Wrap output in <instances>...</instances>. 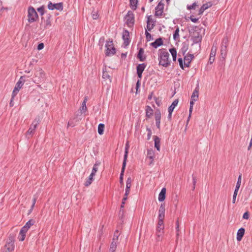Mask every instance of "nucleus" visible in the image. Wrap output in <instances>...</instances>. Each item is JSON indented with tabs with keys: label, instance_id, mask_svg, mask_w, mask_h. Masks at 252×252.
I'll return each mask as SVG.
<instances>
[{
	"label": "nucleus",
	"instance_id": "09e8293b",
	"mask_svg": "<svg viewBox=\"0 0 252 252\" xmlns=\"http://www.w3.org/2000/svg\"><path fill=\"white\" fill-rule=\"evenodd\" d=\"M145 35H146V38L147 40V41H150L152 39V35L151 34L149 33L147 31H146L145 32Z\"/></svg>",
	"mask_w": 252,
	"mask_h": 252
},
{
	"label": "nucleus",
	"instance_id": "a878e982",
	"mask_svg": "<svg viewBox=\"0 0 252 252\" xmlns=\"http://www.w3.org/2000/svg\"><path fill=\"white\" fill-rule=\"evenodd\" d=\"M126 24L129 27H131L133 26L134 23V17H126Z\"/></svg>",
	"mask_w": 252,
	"mask_h": 252
},
{
	"label": "nucleus",
	"instance_id": "f3484780",
	"mask_svg": "<svg viewBox=\"0 0 252 252\" xmlns=\"http://www.w3.org/2000/svg\"><path fill=\"white\" fill-rule=\"evenodd\" d=\"M129 32L127 30H125L123 33V39L124 40V44L126 46H127L129 43Z\"/></svg>",
	"mask_w": 252,
	"mask_h": 252
},
{
	"label": "nucleus",
	"instance_id": "6e6d98bb",
	"mask_svg": "<svg viewBox=\"0 0 252 252\" xmlns=\"http://www.w3.org/2000/svg\"><path fill=\"white\" fill-rule=\"evenodd\" d=\"M157 226L164 227L163 220H158Z\"/></svg>",
	"mask_w": 252,
	"mask_h": 252
},
{
	"label": "nucleus",
	"instance_id": "052dcab7",
	"mask_svg": "<svg viewBox=\"0 0 252 252\" xmlns=\"http://www.w3.org/2000/svg\"><path fill=\"white\" fill-rule=\"evenodd\" d=\"M178 62L180 64V66L182 68H183V60L182 58H179L178 59Z\"/></svg>",
	"mask_w": 252,
	"mask_h": 252
},
{
	"label": "nucleus",
	"instance_id": "f704fd0d",
	"mask_svg": "<svg viewBox=\"0 0 252 252\" xmlns=\"http://www.w3.org/2000/svg\"><path fill=\"white\" fill-rule=\"evenodd\" d=\"M130 6L132 9L135 10L138 3V0H129Z\"/></svg>",
	"mask_w": 252,
	"mask_h": 252
},
{
	"label": "nucleus",
	"instance_id": "7c9ffc66",
	"mask_svg": "<svg viewBox=\"0 0 252 252\" xmlns=\"http://www.w3.org/2000/svg\"><path fill=\"white\" fill-rule=\"evenodd\" d=\"M100 162H96L94 164V167L93 168L92 172L91 173V176H94L96 172L98 170V166L99 165Z\"/></svg>",
	"mask_w": 252,
	"mask_h": 252
},
{
	"label": "nucleus",
	"instance_id": "72a5a7b5",
	"mask_svg": "<svg viewBox=\"0 0 252 252\" xmlns=\"http://www.w3.org/2000/svg\"><path fill=\"white\" fill-rule=\"evenodd\" d=\"M153 114V110L152 109V108L151 107L147 106L146 107V117L148 118H150L152 116Z\"/></svg>",
	"mask_w": 252,
	"mask_h": 252
},
{
	"label": "nucleus",
	"instance_id": "4d7b16f0",
	"mask_svg": "<svg viewBox=\"0 0 252 252\" xmlns=\"http://www.w3.org/2000/svg\"><path fill=\"white\" fill-rule=\"evenodd\" d=\"M176 231H177V236L178 237L179 235V223L178 220L176 222Z\"/></svg>",
	"mask_w": 252,
	"mask_h": 252
},
{
	"label": "nucleus",
	"instance_id": "393cba45",
	"mask_svg": "<svg viewBox=\"0 0 252 252\" xmlns=\"http://www.w3.org/2000/svg\"><path fill=\"white\" fill-rule=\"evenodd\" d=\"M155 141V147L158 151L160 150V139L157 136H154Z\"/></svg>",
	"mask_w": 252,
	"mask_h": 252
},
{
	"label": "nucleus",
	"instance_id": "c9c22d12",
	"mask_svg": "<svg viewBox=\"0 0 252 252\" xmlns=\"http://www.w3.org/2000/svg\"><path fill=\"white\" fill-rule=\"evenodd\" d=\"M28 16H38L34 8L32 7H29L28 9Z\"/></svg>",
	"mask_w": 252,
	"mask_h": 252
},
{
	"label": "nucleus",
	"instance_id": "603ef678",
	"mask_svg": "<svg viewBox=\"0 0 252 252\" xmlns=\"http://www.w3.org/2000/svg\"><path fill=\"white\" fill-rule=\"evenodd\" d=\"M198 91L199 89L198 88H196L195 90L193 91L192 94L194 95V96L195 95V96H196L197 97H198Z\"/></svg>",
	"mask_w": 252,
	"mask_h": 252
},
{
	"label": "nucleus",
	"instance_id": "e2e57ef3",
	"mask_svg": "<svg viewBox=\"0 0 252 252\" xmlns=\"http://www.w3.org/2000/svg\"><path fill=\"white\" fill-rule=\"evenodd\" d=\"M189 18L191 20V21L194 23H196L198 20V18H193L192 17H190Z\"/></svg>",
	"mask_w": 252,
	"mask_h": 252
},
{
	"label": "nucleus",
	"instance_id": "9d476101",
	"mask_svg": "<svg viewBox=\"0 0 252 252\" xmlns=\"http://www.w3.org/2000/svg\"><path fill=\"white\" fill-rule=\"evenodd\" d=\"M163 8L164 3L162 1H160L155 8L156 12L155 16H161L163 12Z\"/></svg>",
	"mask_w": 252,
	"mask_h": 252
},
{
	"label": "nucleus",
	"instance_id": "dca6fc26",
	"mask_svg": "<svg viewBox=\"0 0 252 252\" xmlns=\"http://www.w3.org/2000/svg\"><path fill=\"white\" fill-rule=\"evenodd\" d=\"M178 99H176L174 100L171 105L168 108V117L170 118L171 117L172 113L175 107L177 105L178 103Z\"/></svg>",
	"mask_w": 252,
	"mask_h": 252
},
{
	"label": "nucleus",
	"instance_id": "9b49d317",
	"mask_svg": "<svg viewBox=\"0 0 252 252\" xmlns=\"http://www.w3.org/2000/svg\"><path fill=\"white\" fill-rule=\"evenodd\" d=\"M156 20L152 18L151 17H148L147 21V30L151 31L155 26Z\"/></svg>",
	"mask_w": 252,
	"mask_h": 252
},
{
	"label": "nucleus",
	"instance_id": "5701e85b",
	"mask_svg": "<svg viewBox=\"0 0 252 252\" xmlns=\"http://www.w3.org/2000/svg\"><path fill=\"white\" fill-rule=\"evenodd\" d=\"M147 157L151 159V161L150 164L153 163V161L155 157V153L153 150L150 149L148 150L147 152Z\"/></svg>",
	"mask_w": 252,
	"mask_h": 252
},
{
	"label": "nucleus",
	"instance_id": "49530a36",
	"mask_svg": "<svg viewBox=\"0 0 252 252\" xmlns=\"http://www.w3.org/2000/svg\"><path fill=\"white\" fill-rule=\"evenodd\" d=\"M38 17H29L28 20L29 22L32 23L36 21Z\"/></svg>",
	"mask_w": 252,
	"mask_h": 252
},
{
	"label": "nucleus",
	"instance_id": "1a4fd4ad",
	"mask_svg": "<svg viewBox=\"0 0 252 252\" xmlns=\"http://www.w3.org/2000/svg\"><path fill=\"white\" fill-rule=\"evenodd\" d=\"M202 38V34L197 31L193 32L191 34V39L194 43L200 42Z\"/></svg>",
	"mask_w": 252,
	"mask_h": 252
},
{
	"label": "nucleus",
	"instance_id": "6ab92c4d",
	"mask_svg": "<svg viewBox=\"0 0 252 252\" xmlns=\"http://www.w3.org/2000/svg\"><path fill=\"white\" fill-rule=\"evenodd\" d=\"M212 6V4L211 2H207L205 4H204L199 9V12L198 13V15L202 14L203 12L209 7Z\"/></svg>",
	"mask_w": 252,
	"mask_h": 252
},
{
	"label": "nucleus",
	"instance_id": "f8f14e48",
	"mask_svg": "<svg viewBox=\"0 0 252 252\" xmlns=\"http://www.w3.org/2000/svg\"><path fill=\"white\" fill-rule=\"evenodd\" d=\"M164 227H161L157 226L156 228V240L157 241H160L161 240V238L164 233Z\"/></svg>",
	"mask_w": 252,
	"mask_h": 252
},
{
	"label": "nucleus",
	"instance_id": "e433bc0d",
	"mask_svg": "<svg viewBox=\"0 0 252 252\" xmlns=\"http://www.w3.org/2000/svg\"><path fill=\"white\" fill-rule=\"evenodd\" d=\"M118 244V243H116L115 242H111L110 249H109V252H115V251L117 249Z\"/></svg>",
	"mask_w": 252,
	"mask_h": 252
},
{
	"label": "nucleus",
	"instance_id": "412c9836",
	"mask_svg": "<svg viewBox=\"0 0 252 252\" xmlns=\"http://www.w3.org/2000/svg\"><path fill=\"white\" fill-rule=\"evenodd\" d=\"M166 189L163 188L161 189L159 195H158V200L159 201H163L165 199Z\"/></svg>",
	"mask_w": 252,
	"mask_h": 252
},
{
	"label": "nucleus",
	"instance_id": "c85d7f7f",
	"mask_svg": "<svg viewBox=\"0 0 252 252\" xmlns=\"http://www.w3.org/2000/svg\"><path fill=\"white\" fill-rule=\"evenodd\" d=\"M87 98L85 97L82 103L81 107L80 108V111L81 113H85L87 110V107H86V102H87Z\"/></svg>",
	"mask_w": 252,
	"mask_h": 252
},
{
	"label": "nucleus",
	"instance_id": "2eb2a0df",
	"mask_svg": "<svg viewBox=\"0 0 252 252\" xmlns=\"http://www.w3.org/2000/svg\"><path fill=\"white\" fill-rule=\"evenodd\" d=\"M146 67V65L144 63L139 64L136 67L137 73L139 78L141 79L142 77V74Z\"/></svg>",
	"mask_w": 252,
	"mask_h": 252
},
{
	"label": "nucleus",
	"instance_id": "f03ea898",
	"mask_svg": "<svg viewBox=\"0 0 252 252\" xmlns=\"http://www.w3.org/2000/svg\"><path fill=\"white\" fill-rule=\"evenodd\" d=\"M40 121V118L39 116L36 117L33 121L32 122V124L30 126V128L26 133V136L28 138H30V135L31 137L32 136L33 134L34 133L35 130L39 124Z\"/></svg>",
	"mask_w": 252,
	"mask_h": 252
},
{
	"label": "nucleus",
	"instance_id": "c756f323",
	"mask_svg": "<svg viewBox=\"0 0 252 252\" xmlns=\"http://www.w3.org/2000/svg\"><path fill=\"white\" fill-rule=\"evenodd\" d=\"M129 148V146L128 142H127L126 144L125 155H124V161H123V163H125L126 164V159H127V158Z\"/></svg>",
	"mask_w": 252,
	"mask_h": 252
},
{
	"label": "nucleus",
	"instance_id": "4c0bfd02",
	"mask_svg": "<svg viewBox=\"0 0 252 252\" xmlns=\"http://www.w3.org/2000/svg\"><path fill=\"white\" fill-rule=\"evenodd\" d=\"M119 235H120V233H119L118 230L115 231L112 242H115L116 243L119 244L118 238H119Z\"/></svg>",
	"mask_w": 252,
	"mask_h": 252
},
{
	"label": "nucleus",
	"instance_id": "ddd939ff",
	"mask_svg": "<svg viewBox=\"0 0 252 252\" xmlns=\"http://www.w3.org/2000/svg\"><path fill=\"white\" fill-rule=\"evenodd\" d=\"M217 50V47L216 45H214V44L211 48L210 58L209 59V62L210 63V64H212L215 61V57L216 54Z\"/></svg>",
	"mask_w": 252,
	"mask_h": 252
},
{
	"label": "nucleus",
	"instance_id": "a211bd4d",
	"mask_svg": "<svg viewBox=\"0 0 252 252\" xmlns=\"http://www.w3.org/2000/svg\"><path fill=\"white\" fill-rule=\"evenodd\" d=\"M193 58V55L192 54L186 56L184 59L185 65L187 67L189 66V65Z\"/></svg>",
	"mask_w": 252,
	"mask_h": 252
},
{
	"label": "nucleus",
	"instance_id": "473e14b6",
	"mask_svg": "<svg viewBox=\"0 0 252 252\" xmlns=\"http://www.w3.org/2000/svg\"><path fill=\"white\" fill-rule=\"evenodd\" d=\"M126 166V164L125 163H123V166L122 168L121 172L120 174V182L121 184H123V176L124 174V171L125 170V167Z\"/></svg>",
	"mask_w": 252,
	"mask_h": 252
},
{
	"label": "nucleus",
	"instance_id": "bb28decb",
	"mask_svg": "<svg viewBox=\"0 0 252 252\" xmlns=\"http://www.w3.org/2000/svg\"><path fill=\"white\" fill-rule=\"evenodd\" d=\"M105 69L106 68L103 69L102 78L105 80H108L109 82H111V77Z\"/></svg>",
	"mask_w": 252,
	"mask_h": 252
},
{
	"label": "nucleus",
	"instance_id": "423d86ee",
	"mask_svg": "<svg viewBox=\"0 0 252 252\" xmlns=\"http://www.w3.org/2000/svg\"><path fill=\"white\" fill-rule=\"evenodd\" d=\"M25 82V80L24 79V77L21 76L20 78V79L19 80V81L16 83V86L13 91L12 94V98H14V97L17 94L19 90L23 86Z\"/></svg>",
	"mask_w": 252,
	"mask_h": 252
},
{
	"label": "nucleus",
	"instance_id": "a18cd8bd",
	"mask_svg": "<svg viewBox=\"0 0 252 252\" xmlns=\"http://www.w3.org/2000/svg\"><path fill=\"white\" fill-rule=\"evenodd\" d=\"M241 180H242V174H241L239 175V176L238 177V181H237L236 187H238V188L240 187L241 184Z\"/></svg>",
	"mask_w": 252,
	"mask_h": 252
},
{
	"label": "nucleus",
	"instance_id": "cd10ccee",
	"mask_svg": "<svg viewBox=\"0 0 252 252\" xmlns=\"http://www.w3.org/2000/svg\"><path fill=\"white\" fill-rule=\"evenodd\" d=\"M26 233V231L24 230L23 229H21L18 236V239L19 241H23L25 240Z\"/></svg>",
	"mask_w": 252,
	"mask_h": 252
},
{
	"label": "nucleus",
	"instance_id": "338daca9",
	"mask_svg": "<svg viewBox=\"0 0 252 252\" xmlns=\"http://www.w3.org/2000/svg\"><path fill=\"white\" fill-rule=\"evenodd\" d=\"M36 198H34L33 199V200H32V208H33L34 205H35V204L36 203Z\"/></svg>",
	"mask_w": 252,
	"mask_h": 252
},
{
	"label": "nucleus",
	"instance_id": "3c124183",
	"mask_svg": "<svg viewBox=\"0 0 252 252\" xmlns=\"http://www.w3.org/2000/svg\"><path fill=\"white\" fill-rule=\"evenodd\" d=\"M147 130L148 131V134H147V137H148V140H149L151 137V135H152V130H151L150 128H148V127H147Z\"/></svg>",
	"mask_w": 252,
	"mask_h": 252
},
{
	"label": "nucleus",
	"instance_id": "b1692460",
	"mask_svg": "<svg viewBox=\"0 0 252 252\" xmlns=\"http://www.w3.org/2000/svg\"><path fill=\"white\" fill-rule=\"evenodd\" d=\"M163 44V42L161 38H159L156 40L154 42L151 43V45L154 48H157L158 47Z\"/></svg>",
	"mask_w": 252,
	"mask_h": 252
},
{
	"label": "nucleus",
	"instance_id": "6e6552de",
	"mask_svg": "<svg viewBox=\"0 0 252 252\" xmlns=\"http://www.w3.org/2000/svg\"><path fill=\"white\" fill-rule=\"evenodd\" d=\"M14 249V239L13 237H9L5 244L3 252H12Z\"/></svg>",
	"mask_w": 252,
	"mask_h": 252
},
{
	"label": "nucleus",
	"instance_id": "8fccbe9b",
	"mask_svg": "<svg viewBox=\"0 0 252 252\" xmlns=\"http://www.w3.org/2000/svg\"><path fill=\"white\" fill-rule=\"evenodd\" d=\"M194 102H195V101L192 100L190 99V107H189V112H190V113H192V109H193V106Z\"/></svg>",
	"mask_w": 252,
	"mask_h": 252
},
{
	"label": "nucleus",
	"instance_id": "13d9d810",
	"mask_svg": "<svg viewBox=\"0 0 252 252\" xmlns=\"http://www.w3.org/2000/svg\"><path fill=\"white\" fill-rule=\"evenodd\" d=\"M44 44L43 43H39L37 46V49L38 50H42L44 48Z\"/></svg>",
	"mask_w": 252,
	"mask_h": 252
},
{
	"label": "nucleus",
	"instance_id": "c03bdc74",
	"mask_svg": "<svg viewBox=\"0 0 252 252\" xmlns=\"http://www.w3.org/2000/svg\"><path fill=\"white\" fill-rule=\"evenodd\" d=\"M179 28H177L175 31L174 32V33L173 34V38L174 40H177L179 39Z\"/></svg>",
	"mask_w": 252,
	"mask_h": 252
},
{
	"label": "nucleus",
	"instance_id": "864d4df0",
	"mask_svg": "<svg viewBox=\"0 0 252 252\" xmlns=\"http://www.w3.org/2000/svg\"><path fill=\"white\" fill-rule=\"evenodd\" d=\"M37 11L40 13L41 15L44 14V7L41 6L37 8Z\"/></svg>",
	"mask_w": 252,
	"mask_h": 252
},
{
	"label": "nucleus",
	"instance_id": "69168bd1",
	"mask_svg": "<svg viewBox=\"0 0 252 252\" xmlns=\"http://www.w3.org/2000/svg\"><path fill=\"white\" fill-rule=\"evenodd\" d=\"M239 189H240V188H238V187H235V189L234 192V194L237 195L238 192V190H239Z\"/></svg>",
	"mask_w": 252,
	"mask_h": 252
},
{
	"label": "nucleus",
	"instance_id": "4468645a",
	"mask_svg": "<svg viewBox=\"0 0 252 252\" xmlns=\"http://www.w3.org/2000/svg\"><path fill=\"white\" fill-rule=\"evenodd\" d=\"M48 8L50 10L56 9L57 10H62L63 9V3L62 2L53 4L51 2H50L48 5Z\"/></svg>",
	"mask_w": 252,
	"mask_h": 252
},
{
	"label": "nucleus",
	"instance_id": "774afa93",
	"mask_svg": "<svg viewBox=\"0 0 252 252\" xmlns=\"http://www.w3.org/2000/svg\"><path fill=\"white\" fill-rule=\"evenodd\" d=\"M134 15V13L132 11H128L126 16H133Z\"/></svg>",
	"mask_w": 252,
	"mask_h": 252
},
{
	"label": "nucleus",
	"instance_id": "de8ad7c7",
	"mask_svg": "<svg viewBox=\"0 0 252 252\" xmlns=\"http://www.w3.org/2000/svg\"><path fill=\"white\" fill-rule=\"evenodd\" d=\"M198 6V5L196 3H193L191 5H188V8L189 9H195Z\"/></svg>",
	"mask_w": 252,
	"mask_h": 252
},
{
	"label": "nucleus",
	"instance_id": "7ed1b4c3",
	"mask_svg": "<svg viewBox=\"0 0 252 252\" xmlns=\"http://www.w3.org/2000/svg\"><path fill=\"white\" fill-rule=\"evenodd\" d=\"M44 75L43 70L40 68H38L35 70L32 81L36 84H39L43 81Z\"/></svg>",
	"mask_w": 252,
	"mask_h": 252
},
{
	"label": "nucleus",
	"instance_id": "4be33fe9",
	"mask_svg": "<svg viewBox=\"0 0 252 252\" xmlns=\"http://www.w3.org/2000/svg\"><path fill=\"white\" fill-rule=\"evenodd\" d=\"M245 233V229L243 228H240L237 233V240L240 241L242 240Z\"/></svg>",
	"mask_w": 252,
	"mask_h": 252
},
{
	"label": "nucleus",
	"instance_id": "a19ab883",
	"mask_svg": "<svg viewBox=\"0 0 252 252\" xmlns=\"http://www.w3.org/2000/svg\"><path fill=\"white\" fill-rule=\"evenodd\" d=\"M104 129V125L103 124H99L98 126V132L100 135H102L103 133Z\"/></svg>",
	"mask_w": 252,
	"mask_h": 252
},
{
	"label": "nucleus",
	"instance_id": "39448f33",
	"mask_svg": "<svg viewBox=\"0 0 252 252\" xmlns=\"http://www.w3.org/2000/svg\"><path fill=\"white\" fill-rule=\"evenodd\" d=\"M229 40L228 37H224L222 41L220 47V55L224 59L227 55V48L228 45Z\"/></svg>",
	"mask_w": 252,
	"mask_h": 252
},
{
	"label": "nucleus",
	"instance_id": "0e129e2a",
	"mask_svg": "<svg viewBox=\"0 0 252 252\" xmlns=\"http://www.w3.org/2000/svg\"><path fill=\"white\" fill-rule=\"evenodd\" d=\"M198 98V97H197L196 96H195H195H194V95H192H192H191V100H194V101H197V100Z\"/></svg>",
	"mask_w": 252,
	"mask_h": 252
},
{
	"label": "nucleus",
	"instance_id": "aec40b11",
	"mask_svg": "<svg viewBox=\"0 0 252 252\" xmlns=\"http://www.w3.org/2000/svg\"><path fill=\"white\" fill-rule=\"evenodd\" d=\"M35 223V221L33 220H29L26 224L22 228V229L26 231L27 232L29 230V229Z\"/></svg>",
	"mask_w": 252,
	"mask_h": 252
},
{
	"label": "nucleus",
	"instance_id": "680f3d73",
	"mask_svg": "<svg viewBox=\"0 0 252 252\" xmlns=\"http://www.w3.org/2000/svg\"><path fill=\"white\" fill-rule=\"evenodd\" d=\"M158 220H163L164 218V214H158Z\"/></svg>",
	"mask_w": 252,
	"mask_h": 252
},
{
	"label": "nucleus",
	"instance_id": "20e7f679",
	"mask_svg": "<svg viewBox=\"0 0 252 252\" xmlns=\"http://www.w3.org/2000/svg\"><path fill=\"white\" fill-rule=\"evenodd\" d=\"M132 180L130 177L128 178L126 180V192L125 193V197L123 198L122 204L121 206V210L120 211V213H122V215L124 214V210L122 209L124 207V205L125 203V201L127 199V196L129 193L130 191V188L131 187V184Z\"/></svg>",
	"mask_w": 252,
	"mask_h": 252
},
{
	"label": "nucleus",
	"instance_id": "2f4dec72",
	"mask_svg": "<svg viewBox=\"0 0 252 252\" xmlns=\"http://www.w3.org/2000/svg\"><path fill=\"white\" fill-rule=\"evenodd\" d=\"M144 52V50L142 48H140L137 55V58L141 62H143L145 60V57L143 55Z\"/></svg>",
	"mask_w": 252,
	"mask_h": 252
},
{
	"label": "nucleus",
	"instance_id": "ea45409f",
	"mask_svg": "<svg viewBox=\"0 0 252 252\" xmlns=\"http://www.w3.org/2000/svg\"><path fill=\"white\" fill-rule=\"evenodd\" d=\"M170 52L171 53L172 57L173 60L175 61L176 60V56H177V52L175 48H171L169 50Z\"/></svg>",
	"mask_w": 252,
	"mask_h": 252
},
{
	"label": "nucleus",
	"instance_id": "37998d69",
	"mask_svg": "<svg viewBox=\"0 0 252 252\" xmlns=\"http://www.w3.org/2000/svg\"><path fill=\"white\" fill-rule=\"evenodd\" d=\"M155 120L156 121H160L161 114L159 111H157L155 112Z\"/></svg>",
	"mask_w": 252,
	"mask_h": 252
},
{
	"label": "nucleus",
	"instance_id": "bf43d9fd",
	"mask_svg": "<svg viewBox=\"0 0 252 252\" xmlns=\"http://www.w3.org/2000/svg\"><path fill=\"white\" fill-rule=\"evenodd\" d=\"M196 183V180L195 177H193V186H192V190H194L195 188V184Z\"/></svg>",
	"mask_w": 252,
	"mask_h": 252
},
{
	"label": "nucleus",
	"instance_id": "58836bf2",
	"mask_svg": "<svg viewBox=\"0 0 252 252\" xmlns=\"http://www.w3.org/2000/svg\"><path fill=\"white\" fill-rule=\"evenodd\" d=\"M94 177V176H91V174L90 175L89 178L87 179V180H86V181L85 182V183L84 184V185L86 187H88L92 184V182L94 180V179H93Z\"/></svg>",
	"mask_w": 252,
	"mask_h": 252
},
{
	"label": "nucleus",
	"instance_id": "f257e3e1",
	"mask_svg": "<svg viewBox=\"0 0 252 252\" xmlns=\"http://www.w3.org/2000/svg\"><path fill=\"white\" fill-rule=\"evenodd\" d=\"M159 52V64L165 67L169 66L170 64V61L169 60V53L165 49H161Z\"/></svg>",
	"mask_w": 252,
	"mask_h": 252
},
{
	"label": "nucleus",
	"instance_id": "5fc2aeb1",
	"mask_svg": "<svg viewBox=\"0 0 252 252\" xmlns=\"http://www.w3.org/2000/svg\"><path fill=\"white\" fill-rule=\"evenodd\" d=\"M249 217H250V215H249V212H246L244 214V215L243 216V218L244 219L248 220L249 219Z\"/></svg>",
	"mask_w": 252,
	"mask_h": 252
},
{
	"label": "nucleus",
	"instance_id": "79ce46f5",
	"mask_svg": "<svg viewBox=\"0 0 252 252\" xmlns=\"http://www.w3.org/2000/svg\"><path fill=\"white\" fill-rule=\"evenodd\" d=\"M165 204L162 203L158 210V214H165Z\"/></svg>",
	"mask_w": 252,
	"mask_h": 252
},
{
	"label": "nucleus",
	"instance_id": "0eeeda50",
	"mask_svg": "<svg viewBox=\"0 0 252 252\" xmlns=\"http://www.w3.org/2000/svg\"><path fill=\"white\" fill-rule=\"evenodd\" d=\"M105 47L106 48V54L107 56L112 55L116 53V50L112 41H107Z\"/></svg>",
	"mask_w": 252,
	"mask_h": 252
}]
</instances>
